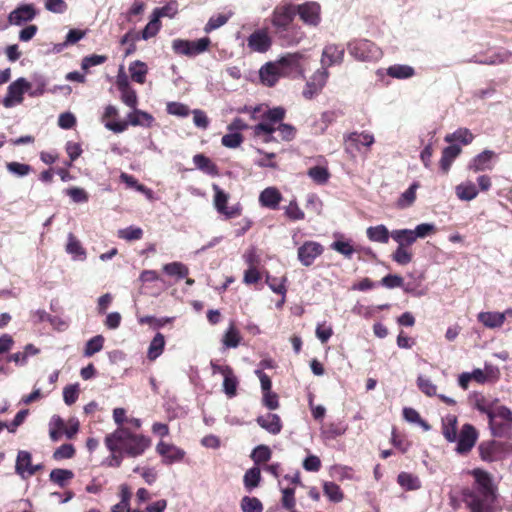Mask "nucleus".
<instances>
[{
    "label": "nucleus",
    "mask_w": 512,
    "mask_h": 512,
    "mask_svg": "<svg viewBox=\"0 0 512 512\" xmlns=\"http://www.w3.org/2000/svg\"><path fill=\"white\" fill-rule=\"evenodd\" d=\"M229 17H230L229 15H225V14H218L216 16H212L206 23V25L204 27V31L206 33H210L211 31L220 28L221 26H223L224 24H226L228 22Z\"/></svg>",
    "instance_id": "64"
},
{
    "label": "nucleus",
    "mask_w": 512,
    "mask_h": 512,
    "mask_svg": "<svg viewBox=\"0 0 512 512\" xmlns=\"http://www.w3.org/2000/svg\"><path fill=\"white\" fill-rule=\"evenodd\" d=\"M127 119V121L120 122L107 121L105 127L114 133H122L128 128V125L151 127L154 122V117L151 114L136 108L128 114Z\"/></svg>",
    "instance_id": "6"
},
{
    "label": "nucleus",
    "mask_w": 512,
    "mask_h": 512,
    "mask_svg": "<svg viewBox=\"0 0 512 512\" xmlns=\"http://www.w3.org/2000/svg\"><path fill=\"white\" fill-rule=\"evenodd\" d=\"M475 62L486 65H498L506 62H512V53L508 51L495 53L485 59H477Z\"/></svg>",
    "instance_id": "46"
},
{
    "label": "nucleus",
    "mask_w": 512,
    "mask_h": 512,
    "mask_svg": "<svg viewBox=\"0 0 512 512\" xmlns=\"http://www.w3.org/2000/svg\"><path fill=\"white\" fill-rule=\"evenodd\" d=\"M477 320L484 327L489 329L500 328L504 324V315L500 312H480Z\"/></svg>",
    "instance_id": "25"
},
{
    "label": "nucleus",
    "mask_w": 512,
    "mask_h": 512,
    "mask_svg": "<svg viewBox=\"0 0 512 512\" xmlns=\"http://www.w3.org/2000/svg\"><path fill=\"white\" fill-rule=\"evenodd\" d=\"M481 460L495 462L502 460L508 452V444L496 440L483 441L478 446Z\"/></svg>",
    "instance_id": "10"
},
{
    "label": "nucleus",
    "mask_w": 512,
    "mask_h": 512,
    "mask_svg": "<svg viewBox=\"0 0 512 512\" xmlns=\"http://www.w3.org/2000/svg\"><path fill=\"white\" fill-rule=\"evenodd\" d=\"M489 428L495 437H505L512 432V411L507 406L497 404L488 418Z\"/></svg>",
    "instance_id": "4"
},
{
    "label": "nucleus",
    "mask_w": 512,
    "mask_h": 512,
    "mask_svg": "<svg viewBox=\"0 0 512 512\" xmlns=\"http://www.w3.org/2000/svg\"><path fill=\"white\" fill-rule=\"evenodd\" d=\"M242 340L239 330L236 328L234 323H231L226 330L222 342L226 348H236Z\"/></svg>",
    "instance_id": "38"
},
{
    "label": "nucleus",
    "mask_w": 512,
    "mask_h": 512,
    "mask_svg": "<svg viewBox=\"0 0 512 512\" xmlns=\"http://www.w3.org/2000/svg\"><path fill=\"white\" fill-rule=\"evenodd\" d=\"M307 174L317 184H325L330 177L328 169L322 166H314L309 168Z\"/></svg>",
    "instance_id": "51"
},
{
    "label": "nucleus",
    "mask_w": 512,
    "mask_h": 512,
    "mask_svg": "<svg viewBox=\"0 0 512 512\" xmlns=\"http://www.w3.org/2000/svg\"><path fill=\"white\" fill-rule=\"evenodd\" d=\"M328 75L329 74L325 68L317 70L306 83L305 89L303 90V96L306 99H312L317 95L325 86Z\"/></svg>",
    "instance_id": "17"
},
{
    "label": "nucleus",
    "mask_w": 512,
    "mask_h": 512,
    "mask_svg": "<svg viewBox=\"0 0 512 512\" xmlns=\"http://www.w3.org/2000/svg\"><path fill=\"white\" fill-rule=\"evenodd\" d=\"M285 115L286 110L279 106L266 110L262 114V119L275 126L276 123H280L285 118Z\"/></svg>",
    "instance_id": "49"
},
{
    "label": "nucleus",
    "mask_w": 512,
    "mask_h": 512,
    "mask_svg": "<svg viewBox=\"0 0 512 512\" xmlns=\"http://www.w3.org/2000/svg\"><path fill=\"white\" fill-rule=\"evenodd\" d=\"M244 140V137L242 134H240L239 132H231V133H228V134H225L222 139H221V143L223 146L227 147V148H237L239 147L242 142Z\"/></svg>",
    "instance_id": "63"
},
{
    "label": "nucleus",
    "mask_w": 512,
    "mask_h": 512,
    "mask_svg": "<svg viewBox=\"0 0 512 512\" xmlns=\"http://www.w3.org/2000/svg\"><path fill=\"white\" fill-rule=\"evenodd\" d=\"M223 391L228 398H233L237 395V388L239 380L234 373L233 368L223 375Z\"/></svg>",
    "instance_id": "34"
},
{
    "label": "nucleus",
    "mask_w": 512,
    "mask_h": 512,
    "mask_svg": "<svg viewBox=\"0 0 512 512\" xmlns=\"http://www.w3.org/2000/svg\"><path fill=\"white\" fill-rule=\"evenodd\" d=\"M241 509L243 512H262L263 505L256 497L244 496L241 500Z\"/></svg>",
    "instance_id": "53"
},
{
    "label": "nucleus",
    "mask_w": 512,
    "mask_h": 512,
    "mask_svg": "<svg viewBox=\"0 0 512 512\" xmlns=\"http://www.w3.org/2000/svg\"><path fill=\"white\" fill-rule=\"evenodd\" d=\"M478 438L479 433L477 429L472 424H464L457 435L455 451L462 456L468 455Z\"/></svg>",
    "instance_id": "9"
},
{
    "label": "nucleus",
    "mask_w": 512,
    "mask_h": 512,
    "mask_svg": "<svg viewBox=\"0 0 512 512\" xmlns=\"http://www.w3.org/2000/svg\"><path fill=\"white\" fill-rule=\"evenodd\" d=\"M374 136L367 132H352L345 137V142L347 144L346 149L349 147L355 148L359 150V145L370 147L374 143Z\"/></svg>",
    "instance_id": "23"
},
{
    "label": "nucleus",
    "mask_w": 512,
    "mask_h": 512,
    "mask_svg": "<svg viewBox=\"0 0 512 512\" xmlns=\"http://www.w3.org/2000/svg\"><path fill=\"white\" fill-rule=\"evenodd\" d=\"M164 9H156L154 11V18L149 21V23L144 27L141 33V37L144 40H148L149 38H152L156 36V34L159 32L161 28V22L159 20V17L164 16L163 13Z\"/></svg>",
    "instance_id": "28"
},
{
    "label": "nucleus",
    "mask_w": 512,
    "mask_h": 512,
    "mask_svg": "<svg viewBox=\"0 0 512 512\" xmlns=\"http://www.w3.org/2000/svg\"><path fill=\"white\" fill-rule=\"evenodd\" d=\"M37 15L33 4H21L17 6L8 16V21L13 25H22L32 21Z\"/></svg>",
    "instance_id": "18"
},
{
    "label": "nucleus",
    "mask_w": 512,
    "mask_h": 512,
    "mask_svg": "<svg viewBox=\"0 0 512 512\" xmlns=\"http://www.w3.org/2000/svg\"><path fill=\"white\" fill-rule=\"evenodd\" d=\"M442 434L444 438L450 442H456L458 429H457V417L454 415H448L442 421Z\"/></svg>",
    "instance_id": "27"
},
{
    "label": "nucleus",
    "mask_w": 512,
    "mask_h": 512,
    "mask_svg": "<svg viewBox=\"0 0 512 512\" xmlns=\"http://www.w3.org/2000/svg\"><path fill=\"white\" fill-rule=\"evenodd\" d=\"M282 507L288 511L295 509L296 499H295V489L294 488H284L282 489V498H281Z\"/></svg>",
    "instance_id": "60"
},
{
    "label": "nucleus",
    "mask_w": 512,
    "mask_h": 512,
    "mask_svg": "<svg viewBox=\"0 0 512 512\" xmlns=\"http://www.w3.org/2000/svg\"><path fill=\"white\" fill-rule=\"evenodd\" d=\"M345 428L340 423H329L322 429V435L326 439H335L345 433Z\"/></svg>",
    "instance_id": "59"
},
{
    "label": "nucleus",
    "mask_w": 512,
    "mask_h": 512,
    "mask_svg": "<svg viewBox=\"0 0 512 512\" xmlns=\"http://www.w3.org/2000/svg\"><path fill=\"white\" fill-rule=\"evenodd\" d=\"M474 478L471 487L462 490V500L470 512H496L497 487L492 475L481 468L470 471Z\"/></svg>",
    "instance_id": "1"
},
{
    "label": "nucleus",
    "mask_w": 512,
    "mask_h": 512,
    "mask_svg": "<svg viewBox=\"0 0 512 512\" xmlns=\"http://www.w3.org/2000/svg\"><path fill=\"white\" fill-rule=\"evenodd\" d=\"M261 481V471L258 467L248 469L243 478L244 486L247 490L251 491L256 488Z\"/></svg>",
    "instance_id": "44"
},
{
    "label": "nucleus",
    "mask_w": 512,
    "mask_h": 512,
    "mask_svg": "<svg viewBox=\"0 0 512 512\" xmlns=\"http://www.w3.org/2000/svg\"><path fill=\"white\" fill-rule=\"evenodd\" d=\"M345 49L342 45L329 44L326 45L322 52L321 63L323 66L329 67L335 64H341L344 60Z\"/></svg>",
    "instance_id": "19"
},
{
    "label": "nucleus",
    "mask_w": 512,
    "mask_h": 512,
    "mask_svg": "<svg viewBox=\"0 0 512 512\" xmlns=\"http://www.w3.org/2000/svg\"><path fill=\"white\" fill-rule=\"evenodd\" d=\"M294 12L306 25L316 27L321 22V7L316 2L294 4Z\"/></svg>",
    "instance_id": "11"
},
{
    "label": "nucleus",
    "mask_w": 512,
    "mask_h": 512,
    "mask_svg": "<svg viewBox=\"0 0 512 512\" xmlns=\"http://www.w3.org/2000/svg\"><path fill=\"white\" fill-rule=\"evenodd\" d=\"M456 194L461 200L471 201L477 197L478 190L473 182H466L456 186Z\"/></svg>",
    "instance_id": "39"
},
{
    "label": "nucleus",
    "mask_w": 512,
    "mask_h": 512,
    "mask_svg": "<svg viewBox=\"0 0 512 512\" xmlns=\"http://www.w3.org/2000/svg\"><path fill=\"white\" fill-rule=\"evenodd\" d=\"M348 51L351 56L359 61H377L382 56L381 49L375 43L366 39L350 42Z\"/></svg>",
    "instance_id": "5"
},
{
    "label": "nucleus",
    "mask_w": 512,
    "mask_h": 512,
    "mask_svg": "<svg viewBox=\"0 0 512 512\" xmlns=\"http://www.w3.org/2000/svg\"><path fill=\"white\" fill-rule=\"evenodd\" d=\"M6 169L11 174H14L18 177L27 176L32 171V167L30 165L16 161L6 163Z\"/></svg>",
    "instance_id": "57"
},
{
    "label": "nucleus",
    "mask_w": 512,
    "mask_h": 512,
    "mask_svg": "<svg viewBox=\"0 0 512 512\" xmlns=\"http://www.w3.org/2000/svg\"><path fill=\"white\" fill-rule=\"evenodd\" d=\"M286 281H287V278L285 276L281 277V278H277V277H272L270 275H267V277H266V283L269 286V288L274 293L282 295V300H281V303L277 305L278 307L285 301V295L287 293V288L285 285Z\"/></svg>",
    "instance_id": "37"
},
{
    "label": "nucleus",
    "mask_w": 512,
    "mask_h": 512,
    "mask_svg": "<svg viewBox=\"0 0 512 512\" xmlns=\"http://www.w3.org/2000/svg\"><path fill=\"white\" fill-rule=\"evenodd\" d=\"M105 446L109 451H120L128 457L141 456L150 446L151 439L142 434L132 433L126 427H118L105 436Z\"/></svg>",
    "instance_id": "3"
},
{
    "label": "nucleus",
    "mask_w": 512,
    "mask_h": 512,
    "mask_svg": "<svg viewBox=\"0 0 512 512\" xmlns=\"http://www.w3.org/2000/svg\"><path fill=\"white\" fill-rule=\"evenodd\" d=\"M211 40L209 37H203L197 40L175 39L172 42V49L175 54L187 57H195L209 49Z\"/></svg>",
    "instance_id": "7"
},
{
    "label": "nucleus",
    "mask_w": 512,
    "mask_h": 512,
    "mask_svg": "<svg viewBox=\"0 0 512 512\" xmlns=\"http://www.w3.org/2000/svg\"><path fill=\"white\" fill-rule=\"evenodd\" d=\"M255 136H264V142H270L273 139V133L276 131V127L267 121L258 123L253 127Z\"/></svg>",
    "instance_id": "45"
},
{
    "label": "nucleus",
    "mask_w": 512,
    "mask_h": 512,
    "mask_svg": "<svg viewBox=\"0 0 512 512\" xmlns=\"http://www.w3.org/2000/svg\"><path fill=\"white\" fill-rule=\"evenodd\" d=\"M32 456L27 451H19L16 459V472L24 477L25 473L28 476H32L36 474L38 470L41 469V465H32Z\"/></svg>",
    "instance_id": "20"
},
{
    "label": "nucleus",
    "mask_w": 512,
    "mask_h": 512,
    "mask_svg": "<svg viewBox=\"0 0 512 512\" xmlns=\"http://www.w3.org/2000/svg\"><path fill=\"white\" fill-rule=\"evenodd\" d=\"M281 200V193L274 187L264 189L259 196L260 204L270 209H276Z\"/></svg>",
    "instance_id": "24"
},
{
    "label": "nucleus",
    "mask_w": 512,
    "mask_h": 512,
    "mask_svg": "<svg viewBox=\"0 0 512 512\" xmlns=\"http://www.w3.org/2000/svg\"><path fill=\"white\" fill-rule=\"evenodd\" d=\"M323 492L325 496L334 503H339L344 499L343 491L335 482H325L323 485Z\"/></svg>",
    "instance_id": "42"
},
{
    "label": "nucleus",
    "mask_w": 512,
    "mask_h": 512,
    "mask_svg": "<svg viewBox=\"0 0 512 512\" xmlns=\"http://www.w3.org/2000/svg\"><path fill=\"white\" fill-rule=\"evenodd\" d=\"M212 188L214 191L213 202L218 213L224 215L227 219L236 218L242 214L243 208L240 203H236L229 207L227 205L229 194L223 191L217 184H213Z\"/></svg>",
    "instance_id": "8"
},
{
    "label": "nucleus",
    "mask_w": 512,
    "mask_h": 512,
    "mask_svg": "<svg viewBox=\"0 0 512 512\" xmlns=\"http://www.w3.org/2000/svg\"><path fill=\"white\" fill-rule=\"evenodd\" d=\"M419 186L420 185L418 182L412 183L410 187L406 191H404L399 197L397 201V206L402 209L411 206L416 199V191L419 188Z\"/></svg>",
    "instance_id": "40"
},
{
    "label": "nucleus",
    "mask_w": 512,
    "mask_h": 512,
    "mask_svg": "<svg viewBox=\"0 0 512 512\" xmlns=\"http://www.w3.org/2000/svg\"><path fill=\"white\" fill-rule=\"evenodd\" d=\"M294 4L277 5L270 17L272 32L281 46H294L305 37V32L295 22Z\"/></svg>",
    "instance_id": "2"
},
{
    "label": "nucleus",
    "mask_w": 512,
    "mask_h": 512,
    "mask_svg": "<svg viewBox=\"0 0 512 512\" xmlns=\"http://www.w3.org/2000/svg\"><path fill=\"white\" fill-rule=\"evenodd\" d=\"M165 348V337L162 333L158 332L151 340L148 351L147 358L150 361H155L164 351Z\"/></svg>",
    "instance_id": "30"
},
{
    "label": "nucleus",
    "mask_w": 512,
    "mask_h": 512,
    "mask_svg": "<svg viewBox=\"0 0 512 512\" xmlns=\"http://www.w3.org/2000/svg\"><path fill=\"white\" fill-rule=\"evenodd\" d=\"M417 386L419 390L427 395L428 397L437 395V387L432 383V381L426 377L419 376L417 379Z\"/></svg>",
    "instance_id": "62"
},
{
    "label": "nucleus",
    "mask_w": 512,
    "mask_h": 512,
    "mask_svg": "<svg viewBox=\"0 0 512 512\" xmlns=\"http://www.w3.org/2000/svg\"><path fill=\"white\" fill-rule=\"evenodd\" d=\"M66 251L74 257L85 258L86 256L85 249L81 245L80 241L76 238V236L72 233L68 235Z\"/></svg>",
    "instance_id": "48"
},
{
    "label": "nucleus",
    "mask_w": 512,
    "mask_h": 512,
    "mask_svg": "<svg viewBox=\"0 0 512 512\" xmlns=\"http://www.w3.org/2000/svg\"><path fill=\"white\" fill-rule=\"evenodd\" d=\"M496 157L497 155L494 151L486 149L474 156L468 163L467 168L474 173L492 170Z\"/></svg>",
    "instance_id": "16"
},
{
    "label": "nucleus",
    "mask_w": 512,
    "mask_h": 512,
    "mask_svg": "<svg viewBox=\"0 0 512 512\" xmlns=\"http://www.w3.org/2000/svg\"><path fill=\"white\" fill-rule=\"evenodd\" d=\"M193 162L199 170L210 176H217L219 174L217 165L204 154L194 155Z\"/></svg>",
    "instance_id": "26"
},
{
    "label": "nucleus",
    "mask_w": 512,
    "mask_h": 512,
    "mask_svg": "<svg viewBox=\"0 0 512 512\" xmlns=\"http://www.w3.org/2000/svg\"><path fill=\"white\" fill-rule=\"evenodd\" d=\"M324 247L316 241H305L297 250V257L300 263L305 266H311L314 261L323 254Z\"/></svg>",
    "instance_id": "12"
},
{
    "label": "nucleus",
    "mask_w": 512,
    "mask_h": 512,
    "mask_svg": "<svg viewBox=\"0 0 512 512\" xmlns=\"http://www.w3.org/2000/svg\"><path fill=\"white\" fill-rule=\"evenodd\" d=\"M281 73L282 71L277 63L269 62L261 67L259 76L263 84L272 87L278 82Z\"/></svg>",
    "instance_id": "22"
},
{
    "label": "nucleus",
    "mask_w": 512,
    "mask_h": 512,
    "mask_svg": "<svg viewBox=\"0 0 512 512\" xmlns=\"http://www.w3.org/2000/svg\"><path fill=\"white\" fill-rule=\"evenodd\" d=\"M413 254L405 247L398 246L392 253V259L399 265H407L412 261Z\"/></svg>",
    "instance_id": "61"
},
{
    "label": "nucleus",
    "mask_w": 512,
    "mask_h": 512,
    "mask_svg": "<svg viewBox=\"0 0 512 512\" xmlns=\"http://www.w3.org/2000/svg\"><path fill=\"white\" fill-rule=\"evenodd\" d=\"M50 481L64 488L74 478V473L68 469L56 468L50 472Z\"/></svg>",
    "instance_id": "36"
},
{
    "label": "nucleus",
    "mask_w": 512,
    "mask_h": 512,
    "mask_svg": "<svg viewBox=\"0 0 512 512\" xmlns=\"http://www.w3.org/2000/svg\"><path fill=\"white\" fill-rule=\"evenodd\" d=\"M251 52L265 53L272 46V38L266 29H257L247 38Z\"/></svg>",
    "instance_id": "15"
},
{
    "label": "nucleus",
    "mask_w": 512,
    "mask_h": 512,
    "mask_svg": "<svg viewBox=\"0 0 512 512\" xmlns=\"http://www.w3.org/2000/svg\"><path fill=\"white\" fill-rule=\"evenodd\" d=\"M163 271L170 276L185 278L189 274V269L181 262H172L163 266Z\"/></svg>",
    "instance_id": "47"
},
{
    "label": "nucleus",
    "mask_w": 512,
    "mask_h": 512,
    "mask_svg": "<svg viewBox=\"0 0 512 512\" xmlns=\"http://www.w3.org/2000/svg\"><path fill=\"white\" fill-rule=\"evenodd\" d=\"M397 482L406 490H417L421 487L419 478L407 472H401L397 477Z\"/></svg>",
    "instance_id": "41"
},
{
    "label": "nucleus",
    "mask_w": 512,
    "mask_h": 512,
    "mask_svg": "<svg viewBox=\"0 0 512 512\" xmlns=\"http://www.w3.org/2000/svg\"><path fill=\"white\" fill-rule=\"evenodd\" d=\"M499 371L497 368H494L491 365H486L485 370H481L479 368L474 369L470 375L472 380L479 384H484L487 382L490 378H493L495 380L498 379Z\"/></svg>",
    "instance_id": "32"
},
{
    "label": "nucleus",
    "mask_w": 512,
    "mask_h": 512,
    "mask_svg": "<svg viewBox=\"0 0 512 512\" xmlns=\"http://www.w3.org/2000/svg\"><path fill=\"white\" fill-rule=\"evenodd\" d=\"M129 72L131 79L134 82L144 84L146 81V75L148 73V67L144 62L136 60L130 64Z\"/></svg>",
    "instance_id": "35"
},
{
    "label": "nucleus",
    "mask_w": 512,
    "mask_h": 512,
    "mask_svg": "<svg viewBox=\"0 0 512 512\" xmlns=\"http://www.w3.org/2000/svg\"><path fill=\"white\" fill-rule=\"evenodd\" d=\"M414 68L408 65H392L387 69V74L392 78L407 79L414 75Z\"/></svg>",
    "instance_id": "43"
},
{
    "label": "nucleus",
    "mask_w": 512,
    "mask_h": 512,
    "mask_svg": "<svg viewBox=\"0 0 512 512\" xmlns=\"http://www.w3.org/2000/svg\"><path fill=\"white\" fill-rule=\"evenodd\" d=\"M302 55L300 53H289L280 58L277 62L280 69L282 70L285 67H290L292 69H298L300 67V59Z\"/></svg>",
    "instance_id": "55"
},
{
    "label": "nucleus",
    "mask_w": 512,
    "mask_h": 512,
    "mask_svg": "<svg viewBox=\"0 0 512 512\" xmlns=\"http://www.w3.org/2000/svg\"><path fill=\"white\" fill-rule=\"evenodd\" d=\"M366 234L370 241L383 244L388 243L389 237L391 236V233L383 224L367 228Z\"/></svg>",
    "instance_id": "29"
},
{
    "label": "nucleus",
    "mask_w": 512,
    "mask_h": 512,
    "mask_svg": "<svg viewBox=\"0 0 512 512\" xmlns=\"http://www.w3.org/2000/svg\"><path fill=\"white\" fill-rule=\"evenodd\" d=\"M392 239L398 243V246L407 248L416 242L417 238L411 229H397L391 232Z\"/></svg>",
    "instance_id": "31"
},
{
    "label": "nucleus",
    "mask_w": 512,
    "mask_h": 512,
    "mask_svg": "<svg viewBox=\"0 0 512 512\" xmlns=\"http://www.w3.org/2000/svg\"><path fill=\"white\" fill-rule=\"evenodd\" d=\"M499 400L495 399L492 402H489L484 397H479L475 399L474 401V408L477 409L480 413L486 414L489 418L490 415L493 412V409H495L496 405L498 404Z\"/></svg>",
    "instance_id": "54"
},
{
    "label": "nucleus",
    "mask_w": 512,
    "mask_h": 512,
    "mask_svg": "<svg viewBox=\"0 0 512 512\" xmlns=\"http://www.w3.org/2000/svg\"><path fill=\"white\" fill-rule=\"evenodd\" d=\"M118 237L126 241L140 240L143 237V230L140 227L129 226L118 231Z\"/></svg>",
    "instance_id": "56"
},
{
    "label": "nucleus",
    "mask_w": 512,
    "mask_h": 512,
    "mask_svg": "<svg viewBox=\"0 0 512 512\" xmlns=\"http://www.w3.org/2000/svg\"><path fill=\"white\" fill-rule=\"evenodd\" d=\"M104 345V337L102 335L94 336L89 339L84 348V356L91 357L95 353L101 351Z\"/></svg>",
    "instance_id": "50"
},
{
    "label": "nucleus",
    "mask_w": 512,
    "mask_h": 512,
    "mask_svg": "<svg viewBox=\"0 0 512 512\" xmlns=\"http://www.w3.org/2000/svg\"><path fill=\"white\" fill-rule=\"evenodd\" d=\"M156 452L162 457V463L165 465L181 462L186 455L182 448L164 441L158 442Z\"/></svg>",
    "instance_id": "14"
},
{
    "label": "nucleus",
    "mask_w": 512,
    "mask_h": 512,
    "mask_svg": "<svg viewBox=\"0 0 512 512\" xmlns=\"http://www.w3.org/2000/svg\"><path fill=\"white\" fill-rule=\"evenodd\" d=\"M257 424L265 429L272 435H277L281 432L283 425L281 418L277 414L268 413L261 415L256 418Z\"/></svg>",
    "instance_id": "21"
},
{
    "label": "nucleus",
    "mask_w": 512,
    "mask_h": 512,
    "mask_svg": "<svg viewBox=\"0 0 512 512\" xmlns=\"http://www.w3.org/2000/svg\"><path fill=\"white\" fill-rule=\"evenodd\" d=\"M75 452V447L72 444L65 443L62 444L53 452V459L57 461L63 459H71L72 457H74Z\"/></svg>",
    "instance_id": "58"
},
{
    "label": "nucleus",
    "mask_w": 512,
    "mask_h": 512,
    "mask_svg": "<svg viewBox=\"0 0 512 512\" xmlns=\"http://www.w3.org/2000/svg\"><path fill=\"white\" fill-rule=\"evenodd\" d=\"M272 455L271 449L266 445L257 446L252 454L251 458L255 464L266 463L270 460Z\"/></svg>",
    "instance_id": "52"
},
{
    "label": "nucleus",
    "mask_w": 512,
    "mask_h": 512,
    "mask_svg": "<svg viewBox=\"0 0 512 512\" xmlns=\"http://www.w3.org/2000/svg\"><path fill=\"white\" fill-rule=\"evenodd\" d=\"M445 142H460L463 145H469L474 140V135L468 128H458L451 134H447L444 138Z\"/></svg>",
    "instance_id": "33"
},
{
    "label": "nucleus",
    "mask_w": 512,
    "mask_h": 512,
    "mask_svg": "<svg viewBox=\"0 0 512 512\" xmlns=\"http://www.w3.org/2000/svg\"><path fill=\"white\" fill-rule=\"evenodd\" d=\"M30 86V83L24 78H19L12 82L7 88L6 96L3 99V105L6 108H10L16 104L22 103L23 95Z\"/></svg>",
    "instance_id": "13"
}]
</instances>
